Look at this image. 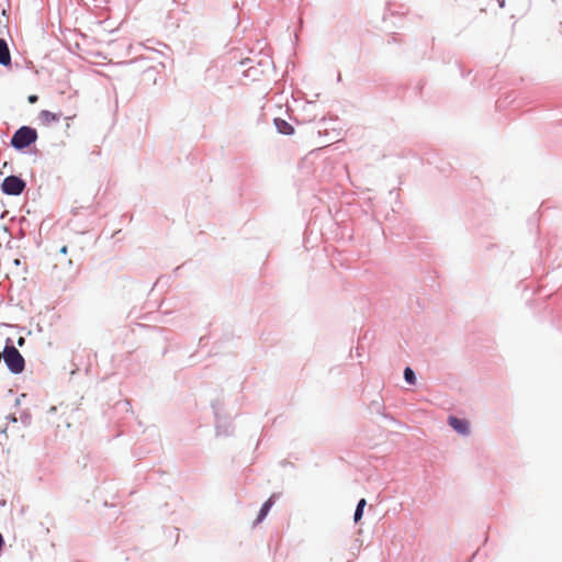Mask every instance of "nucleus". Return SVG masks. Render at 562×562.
Segmentation results:
<instances>
[{
	"instance_id": "nucleus-1",
	"label": "nucleus",
	"mask_w": 562,
	"mask_h": 562,
	"mask_svg": "<svg viewBox=\"0 0 562 562\" xmlns=\"http://www.w3.org/2000/svg\"><path fill=\"white\" fill-rule=\"evenodd\" d=\"M37 139V133L29 126L20 127L11 138V145L16 149H23Z\"/></svg>"
},
{
	"instance_id": "nucleus-2",
	"label": "nucleus",
	"mask_w": 562,
	"mask_h": 562,
	"mask_svg": "<svg viewBox=\"0 0 562 562\" xmlns=\"http://www.w3.org/2000/svg\"><path fill=\"white\" fill-rule=\"evenodd\" d=\"M2 192L9 195H19L25 189V182L15 176L7 177L1 184Z\"/></svg>"
},
{
	"instance_id": "nucleus-3",
	"label": "nucleus",
	"mask_w": 562,
	"mask_h": 562,
	"mask_svg": "<svg viewBox=\"0 0 562 562\" xmlns=\"http://www.w3.org/2000/svg\"><path fill=\"white\" fill-rule=\"evenodd\" d=\"M448 423L457 432L461 435H468L470 432L469 423L465 419H460L454 416H450Z\"/></svg>"
},
{
	"instance_id": "nucleus-4",
	"label": "nucleus",
	"mask_w": 562,
	"mask_h": 562,
	"mask_svg": "<svg viewBox=\"0 0 562 562\" xmlns=\"http://www.w3.org/2000/svg\"><path fill=\"white\" fill-rule=\"evenodd\" d=\"M0 64L9 66L11 64V55L7 42L0 38Z\"/></svg>"
},
{
	"instance_id": "nucleus-5",
	"label": "nucleus",
	"mask_w": 562,
	"mask_h": 562,
	"mask_svg": "<svg viewBox=\"0 0 562 562\" xmlns=\"http://www.w3.org/2000/svg\"><path fill=\"white\" fill-rule=\"evenodd\" d=\"M274 496H276V495H271V496L268 498V501L262 505L261 509L259 510L258 517H257V519H256V521H255V524H256V525H257V524H259V522H261V521L266 518V516L268 515V513H269L270 508H271V507L273 506V504H274Z\"/></svg>"
},
{
	"instance_id": "nucleus-6",
	"label": "nucleus",
	"mask_w": 562,
	"mask_h": 562,
	"mask_svg": "<svg viewBox=\"0 0 562 562\" xmlns=\"http://www.w3.org/2000/svg\"><path fill=\"white\" fill-rule=\"evenodd\" d=\"M40 121L44 125H50L59 120V115L47 110H43L38 115Z\"/></svg>"
},
{
	"instance_id": "nucleus-7",
	"label": "nucleus",
	"mask_w": 562,
	"mask_h": 562,
	"mask_svg": "<svg viewBox=\"0 0 562 562\" xmlns=\"http://www.w3.org/2000/svg\"><path fill=\"white\" fill-rule=\"evenodd\" d=\"M274 125L281 134L291 135L294 132L293 126L282 119H276Z\"/></svg>"
},
{
	"instance_id": "nucleus-8",
	"label": "nucleus",
	"mask_w": 562,
	"mask_h": 562,
	"mask_svg": "<svg viewBox=\"0 0 562 562\" xmlns=\"http://www.w3.org/2000/svg\"><path fill=\"white\" fill-rule=\"evenodd\" d=\"M404 378H405L406 382H408L409 384L415 383V380H416L415 373L411 368H406L404 370Z\"/></svg>"
},
{
	"instance_id": "nucleus-9",
	"label": "nucleus",
	"mask_w": 562,
	"mask_h": 562,
	"mask_svg": "<svg viewBox=\"0 0 562 562\" xmlns=\"http://www.w3.org/2000/svg\"><path fill=\"white\" fill-rule=\"evenodd\" d=\"M362 515H363V510L360 508H356L355 516H353L355 521L358 522L361 519Z\"/></svg>"
},
{
	"instance_id": "nucleus-10",
	"label": "nucleus",
	"mask_w": 562,
	"mask_h": 562,
	"mask_svg": "<svg viewBox=\"0 0 562 562\" xmlns=\"http://www.w3.org/2000/svg\"><path fill=\"white\" fill-rule=\"evenodd\" d=\"M367 502L364 498H361L359 502H358V505H357V508H360L363 510L364 506H366Z\"/></svg>"
},
{
	"instance_id": "nucleus-11",
	"label": "nucleus",
	"mask_w": 562,
	"mask_h": 562,
	"mask_svg": "<svg viewBox=\"0 0 562 562\" xmlns=\"http://www.w3.org/2000/svg\"><path fill=\"white\" fill-rule=\"evenodd\" d=\"M29 102L30 103H35L37 102L38 100V97L36 94H31L29 98H27Z\"/></svg>"
},
{
	"instance_id": "nucleus-12",
	"label": "nucleus",
	"mask_w": 562,
	"mask_h": 562,
	"mask_svg": "<svg viewBox=\"0 0 562 562\" xmlns=\"http://www.w3.org/2000/svg\"><path fill=\"white\" fill-rule=\"evenodd\" d=\"M24 344V338L23 337H20L19 340H18V345L19 346H22Z\"/></svg>"
},
{
	"instance_id": "nucleus-13",
	"label": "nucleus",
	"mask_w": 562,
	"mask_h": 562,
	"mask_svg": "<svg viewBox=\"0 0 562 562\" xmlns=\"http://www.w3.org/2000/svg\"><path fill=\"white\" fill-rule=\"evenodd\" d=\"M60 251H61L63 254H67V246L61 247Z\"/></svg>"
}]
</instances>
